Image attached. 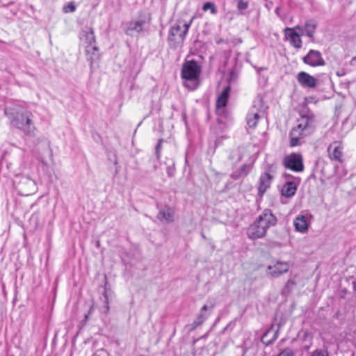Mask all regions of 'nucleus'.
Masks as SVG:
<instances>
[{
	"mask_svg": "<svg viewBox=\"0 0 356 356\" xmlns=\"http://www.w3.org/2000/svg\"><path fill=\"white\" fill-rule=\"evenodd\" d=\"M4 113L11 127L18 129L25 136H34L36 129L34 115L27 108L19 104L6 106Z\"/></svg>",
	"mask_w": 356,
	"mask_h": 356,
	"instance_id": "obj_1",
	"label": "nucleus"
},
{
	"mask_svg": "<svg viewBox=\"0 0 356 356\" xmlns=\"http://www.w3.org/2000/svg\"><path fill=\"white\" fill-rule=\"evenodd\" d=\"M315 129V115L310 111H302L297 120V125L290 131V146L300 145L303 139L312 134Z\"/></svg>",
	"mask_w": 356,
	"mask_h": 356,
	"instance_id": "obj_2",
	"label": "nucleus"
},
{
	"mask_svg": "<svg viewBox=\"0 0 356 356\" xmlns=\"http://www.w3.org/2000/svg\"><path fill=\"white\" fill-rule=\"evenodd\" d=\"M277 218L268 209H264L254 222L250 225L247 235L250 239H257L265 236L268 229L277 223Z\"/></svg>",
	"mask_w": 356,
	"mask_h": 356,
	"instance_id": "obj_3",
	"label": "nucleus"
},
{
	"mask_svg": "<svg viewBox=\"0 0 356 356\" xmlns=\"http://www.w3.org/2000/svg\"><path fill=\"white\" fill-rule=\"evenodd\" d=\"M202 67L195 60H186L182 65L181 72L184 86L194 90L200 86V76Z\"/></svg>",
	"mask_w": 356,
	"mask_h": 356,
	"instance_id": "obj_4",
	"label": "nucleus"
},
{
	"mask_svg": "<svg viewBox=\"0 0 356 356\" xmlns=\"http://www.w3.org/2000/svg\"><path fill=\"white\" fill-rule=\"evenodd\" d=\"M193 19L194 17L188 22H184L182 24L181 21H178L172 26L168 35V42L171 47L175 48L178 44H183Z\"/></svg>",
	"mask_w": 356,
	"mask_h": 356,
	"instance_id": "obj_5",
	"label": "nucleus"
},
{
	"mask_svg": "<svg viewBox=\"0 0 356 356\" xmlns=\"http://www.w3.org/2000/svg\"><path fill=\"white\" fill-rule=\"evenodd\" d=\"M266 108L263 99L261 97L256 98L250 109L247 117V124L250 128H254L258 120L263 115Z\"/></svg>",
	"mask_w": 356,
	"mask_h": 356,
	"instance_id": "obj_6",
	"label": "nucleus"
},
{
	"mask_svg": "<svg viewBox=\"0 0 356 356\" xmlns=\"http://www.w3.org/2000/svg\"><path fill=\"white\" fill-rule=\"evenodd\" d=\"M285 168L294 172H302L304 170L303 159L300 154L292 153L284 158Z\"/></svg>",
	"mask_w": 356,
	"mask_h": 356,
	"instance_id": "obj_7",
	"label": "nucleus"
},
{
	"mask_svg": "<svg viewBox=\"0 0 356 356\" xmlns=\"http://www.w3.org/2000/svg\"><path fill=\"white\" fill-rule=\"evenodd\" d=\"M295 29L301 30L302 27L296 26L294 28L286 27L284 32L285 39L289 40L290 44L296 49H300L302 47V40L300 35L295 31Z\"/></svg>",
	"mask_w": 356,
	"mask_h": 356,
	"instance_id": "obj_8",
	"label": "nucleus"
},
{
	"mask_svg": "<svg viewBox=\"0 0 356 356\" xmlns=\"http://www.w3.org/2000/svg\"><path fill=\"white\" fill-rule=\"evenodd\" d=\"M303 62L312 67L323 66L325 63L319 51L311 49L307 54L303 57Z\"/></svg>",
	"mask_w": 356,
	"mask_h": 356,
	"instance_id": "obj_9",
	"label": "nucleus"
},
{
	"mask_svg": "<svg viewBox=\"0 0 356 356\" xmlns=\"http://www.w3.org/2000/svg\"><path fill=\"white\" fill-rule=\"evenodd\" d=\"M289 264L286 261H277L273 265H269L266 268L267 275L273 278L278 277L286 273L289 269Z\"/></svg>",
	"mask_w": 356,
	"mask_h": 356,
	"instance_id": "obj_10",
	"label": "nucleus"
},
{
	"mask_svg": "<svg viewBox=\"0 0 356 356\" xmlns=\"http://www.w3.org/2000/svg\"><path fill=\"white\" fill-rule=\"evenodd\" d=\"M328 156L330 160L343 163V146L341 143L334 141L327 147Z\"/></svg>",
	"mask_w": 356,
	"mask_h": 356,
	"instance_id": "obj_11",
	"label": "nucleus"
},
{
	"mask_svg": "<svg viewBox=\"0 0 356 356\" xmlns=\"http://www.w3.org/2000/svg\"><path fill=\"white\" fill-rule=\"evenodd\" d=\"M297 79L299 83L304 88H314L317 84V79L305 72L298 74Z\"/></svg>",
	"mask_w": 356,
	"mask_h": 356,
	"instance_id": "obj_12",
	"label": "nucleus"
},
{
	"mask_svg": "<svg viewBox=\"0 0 356 356\" xmlns=\"http://www.w3.org/2000/svg\"><path fill=\"white\" fill-rule=\"evenodd\" d=\"M230 90V86H228L225 87L217 99L216 108V112L218 114L221 112H223V110L227 105L229 96Z\"/></svg>",
	"mask_w": 356,
	"mask_h": 356,
	"instance_id": "obj_13",
	"label": "nucleus"
},
{
	"mask_svg": "<svg viewBox=\"0 0 356 356\" xmlns=\"http://www.w3.org/2000/svg\"><path fill=\"white\" fill-rule=\"evenodd\" d=\"M272 179L273 176L268 172H265L260 176L258 187V193L260 196H262L270 187Z\"/></svg>",
	"mask_w": 356,
	"mask_h": 356,
	"instance_id": "obj_14",
	"label": "nucleus"
},
{
	"mask_svg": "<svg viewBox=\"0 0 356 356\" xmlns=\"http://www.w3.org/2000/svg\"><path fill=\"white\" fill-rule=\"evenodd\" d=\"M318 26V23L315 19H310L306 20L305 22L304 27L302 28L300 31H303V34H305L308 38H309L312 40L314 39V33L316 32V29Z\"/></svg>",
	"mask_w": 356,
	"mask_h": 356,
	"instance_id": "obj_15",
	"label": "nucleus"
},
{
	"mask_svg": "<svg viewBox=\"0 0 356 356\" xmlns=\"http://www.w3.org/2000/svg\"><path fill=\"white\" fill-rule=\"evenodd\" d=\"M157 218L163 222H171L174 220V211L169 207H165L159 210Z\"/></svg>",
	"mask_w": 356,
	"mask_h": 356,
	"instance_id": "obj_16",
	"label": "nucleus"
},
{
	"mask_svg": "<svg viewBox=\"0 0 356 356\" xmlns=\"http://www.w3.org/2000/svg\"><path fill=\"white\" fill-rule=\"evenodd\" d=\"M80 39L87 43V45H92L96 43V39L93 29L86 27L80 33Z\"/></svg>",
	"mask_w": 356,
	"mask_h": 356,
	"instance_id": "obj_17",
	"label": "nucleus"
},
{
	"mask_svg": "<svg viewBox=\"0 0 356 356\" xmlns=\"http://www.w3.org/2000/svg\"><path fill=\"white\" fill-rule=\"evenodd\" d=\"M146 24L145 20L140 19V20H132L129 22L128 24L127 29L126 31V33L127 35H132L133 32L135 31L136 33H141L143 31V26Z\"/></svg>",
	"mask_w": 356,
	"mask_h": 356,
	"instance_id": "obj_18",
	"label": "nucleus"
},
{
	"mask_svg": "<svg viewBox=\"0 0 356 356\" xmlns=\"http://www.w3.org/2000/svg\"><path fill=\"white\" fill-rule=\"evenodd\" d=\"M296 229L300 232L305 233L307 231L309 222L307 217L304 215H298L293 221Z\"/></svg>",
	"mask_w": 356,
	"mask_h": 356,
	"instance_id": "obj_19",
	"label": "nucleus"
},
{
	"mask_svg": "<svg viewBox=\"0 0 356 356\" xmlns=\"http://www.w3.org/2000/svg\"><path fill=\"white\" fill-rule=\"evenodd\" d=\"M279 330H273V327L267 330L261 337V342L266 346L272 344L277 338Z\"/></svg>",
	"mask_w": 356,
	"mask_h": 356,
	"instance_id": "obj_20",
	"label": "nucleus"
},
{
	"mask_svg": "<svg viewBox=\"0 0 356 356\" xmlns=\"http://www.w3.org/2000/svg\"><path fill=\"white\" fill-rule=\"evenodd\" d=\"M215 305L213 302H209L208 304L204 305L200 309L199 314L197 315L196 319L203 323L209 317L210 312L208 311H211Z\"/></svg>",
	"mask_w": 356,
	"mask_h": 356,
	"instance_id": "obj_21",
	"label": "nucleus"
},
{
	"mask_svg": "<svg viewBox=\"0 0 356 356\" xmlns=\"http://www.w3.org/2000/svg\"><path fill=\"white\" fill-rule=\"evenodd\" d=\"M86 51L88 56V60L91 63L97 61L99 58V48L95 45H87L86 47Z\"/></svg>",
	"mask_w": 356,
	"mask_h": 356,
	"instance_id": "obj_22",
	"label": "nucleus"
},
{
	"mask_svg": "<svg viewBox=\"0 0 356 356\" xmlns=\"http://www.w3.org/2000/svg\"><path fill=\"white\" fill-rule=\"evenodd\" d=\"M297 191L296 185L293 181H287L282 186V194L287 197L293 196Z\"/></svg>",
	"mask_w": 356,
	"mask_h": 356,
	"instance_id": "obj_23",
	"label": "nucleus"
},
{
	"mask_svg": "<svg viewBox=\"0 0 356 356\" xmlns=\"http://www.w3.org/2000/svg\"><path fill=\"white\" fill-rule=\"evenodd\" d=\"M250 169H251L250 165L244 164L241 166V168L238 170L234 172L232 174V177L234 179H238L242 178V177H245L248 175Z\"/></svg>",
	"mask_w": 356,
	"mask_h": 356,
	"instance_id": "obj_24",
	"label": "nucleus"
},
{
	"mask_svg": "<svg viewBox=\"0 0 356 356\" xmlns=\"http://www.w3.org/2000/svg\"><path fill=\"white\" fill-rule=\"evenodd\" d=\"M296 286V282L294 279H289L285 284L284 288L282 290V294L283 296H288L290 294Z\"/></svg>",
	"mask_w": 356,
	"mask_h": 356,
	"instance_id": "obj_25",
	"label": "nucleus"
},
{
	"mask_svg": "<svg viewBox=\"0 0 356 356\" xmlns=\"http://www.w3.org/2000/svg\"><path fill=\"white\" fill-rule=\"evenodd\" d=\"M243 155L238 149L232 150L229 155V160L233 164H236L242 159Z\"/></svg>",
	"mask_w": 356,
	"mask_h": 356,
	"instance_id": "obj_26",
	"label": "nucleus"
},
{
	"mask_svg": "<svg viewBox=\"0 0 356 356\" xmlns=\"http://www.w3.org/2000/svg\"><path fill=\"white\" fill-rule=\"evenodd\" d=\"M236 7L239 15H245L244 11L249 7V1L248 0H238Z\"/></svg>",
	"mask_w": 356,
	"mask_h": 356,
	"instance_id": "obj_27",
	"label": "nucleus"
},
{
	"mask_svg": "<svg viewBox=\"0 0 356 356\" xmlns=\"http://www.w3.org/2000/svg\"><path fill=\"white\" fill-rule=\"evenodd\" d=\"M202 10L204 11L210 10L211 13L213 15H216L218 13L216 6L212 2H207L203 5Z\"/></svg>",
	"mask_w": 356,
	"mask_h": 356,
	"instance_id": "obj_28",
	"label": "nucleus"
},
{
	"mask_svg": "<svg viewBox=\"0 0 356 356\" xmlns=\"http://www.w3.org/2000/svg\"><path fill=\"white\" fill-rule=\"evenodd\" d=\"M104 297V305L102 308V312L104 313H107L109 311V302H108V296L106 292V289H104V293H103Z\"/></svg>",
	"mask_w": 356,
	"mask_h": 356,
	"instance_id": "obj_29",
	"label": "nucleus"
},
{
	"mask_svg": "<svg viewBox=\"0 0 356 356\" xmlns=\"http://www.w3.org/2000/svg\"><path fill=\"white\" fill-rule=\"evenodd\" d=\"M76 10V6L74 2H70L63 7V12L65 13H73Z\"/></svg>",
	"mask_w": 356,
	"mask_h": 356,
	"instance_id": "obj_30",
	"label": "nucleus"
},
{
	"mask_svg": "<svg viewBox=\"0 0 356 356\" xmlns=\"http://www.w3.org/2000/svg\"><path fill=\"white\" fill-rule=\"evenodd\" d=\"M163 141V139H159L155 147V154L157 159H159L161 157V145Z\"/></svg>",
	"mask_w": 356,
	"mask_h": 356,
	"instance_id": "obj_31",
	"label": "nucleus"
},
{
	"mask_svg": "<svg viewBox=\"0 0 356 356\" xmlns=\"http://www.w3.org/2000/svg\"><path fill=\"white\" fill-rule=\"evenodd\" d=\"M310 356H329L327 350H316L312 352Z\"/></svg>",
	"mask_w": 356,
	"mask_h": 356,
	"instance_id": "obj_32",
	"label": "nucleus"
},
{
	"mask_svg": "<svg viewBox=\"0 0 356 356\" xmlns=\"http://www.w3.org/2000/svg\"><path fill=\"white\" fill-rule=\"evenodd\" d=\"M202 323L199 321L197 319H195L191 324V329L190 330H194L196 329L198 326L202 325Z\"/></svg>",
	"mask_w": 356,
	"mask_h": 356,
	"instance_id": "obj_33",
	"label": "nucleus"
},
{
	"mask_svg": "<svg viewBox=\"0 0 356 356\" xmlns=\"http://www.w3.org/2000/svg\"><path fill=\"white\" fill-rule=\"evenodd\" d=\"M278 356H292V353L290 351L284 350L280 353Z\"/></svg>",
	"mask_w": 356,
	"mask_h": 356,
	"instance_id": "obj_34",
	"label": "nucleus"
},
{
	"mask_svg": "<svg viewBox=\"0 0 356 356\" xmlns=\"http://www.w3.org/2000/svg\"><path fill=\"white\" fill-rule=\"evenodd\" d=\"M336 74L338 76H343V75H345V72L343 70L337 71Z\"/></svg>",
	"mask_w": 356,
	"mask_h": 356,
	"instance_id": "obj_35",
	"label": "nucleus"
},
{
	"mask_svg": "<svg viewBox=\"0 0 356 356\" xmlns=\"http://www.w3.org/2000/svg\"><path fill=\"white\" fill-rule=\"evenodd\" d=\"M280 7H277V8H275V13H276V15H277V16H280Z\"/></svg>",
	"mask_w": 356,
	"mask_h": 356,
	"instance_id": "obj_36",
	"label": "nucleus"
},
{
	"mask_svg": "<svg viewBox=\"0 0 356 356\" xmlns=\"http://www.w3.org/2000/svg\"><path fill=\"white\" fill-rule=\"evenodd\" d=\"M92 309V308L91 307V308L90 309L89 313H88V314H86V315H85V318H84V321H86L88 320V315H89V314L91 312Z\"/></svg>",
	"mask_w": 356,
	"mask_h": 356,
	"instance_id": "obj_37",
	"label": "nucleus"
},
{
	"mask_svg": "<svg viewBox=\"0 0 356 356\" xmlns=\"http://www.w3.org/2000/svg\"><path fill=\"white\" fill-rule=\"evenodd\" d=\"M167 172H168V176H172V173H171V171H170V168H168V169Z\"/></svg>",
	"mask_w": 356,
	"mask_h": 356,
	"instance_id": "obj_38",
	"label": "nucleus"
},
{
	"mask_svg": "<svg viewBox=\"0 0 356 356\" xmlns=\"http://www.w3.org/2000/svg\"><path fill=\"white\" fill-rule=\"evenodd\" d=\"M332 2H333L334 0H330Z\"/></svg>",
	"mask_w": 356,
	"mask_h": 356,
	"instance_id": "obj_39",
	"label": "nucleus"
}]
</instances>
